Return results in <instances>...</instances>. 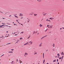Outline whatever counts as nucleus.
I'll list each match as a JSON object with an SVG mask.
<instances>
[{"instance_id":"50","label":"nucleus","mask_w":64,"mask_h":64,"mask_svg":"<svg viewBox=\"0 0 64 64\" xmlns=\"http://www.w3.org/2000/svg\"><path fill=\"white\" fill-rule=\"evenodd\" d=\"M60 30H62V28H60Z\"/></svg>"},{"instance_id":"27","label":"nucleus","mask_w":64,"mask_h":64,"mask_svg":"<svg viewBox=\"0 0 64 64\" xmlns=\"http://www.w3.org/2000/svg\"><path fill=\"white\" fill-rule=\"evenodd\" d=\"M48 20V19L46 20V21H50V20Z\"/></svg>"},{"instance_id":"24","label":"nucleus","mask_w":64,"mask_h":64,"mask_svg":"<svg viewBox=\"0 0 64 64\" xmlns=\"http://www.w3.org/2000/svg\"><path fill=\"white\" fill-rule=\"evenodd\" d=\"M53 47H54V44H53Z\"/></svg>"},{"instance_id":"20","label":"nucleus","mask_w":64,"mask_h":64,"mask_svg":"<svg viewBox=\"0 0 64 64\" xmlns=\"http://www.w3.org/2000/svg\"><path fill=\"white\" fill-rule=\"evenodd\" d=\"M8 53H13V52H8Z\"/></svg>"},{"instance_id":"36","label":"nucleus","mask_w":64,"mask_h":64,"mask_svg":"<svg viewBox=\"0 0 64 64\" xmlns=\"http://www.w3.org/2000/svg\"><path fill=\"white\" fill-rule=\"evenodd\" d=\"M20 41V40H18L17 41V42H19Z\"/></svg>"},{"instance_id":"58","label":"nucleus","mask_w":64,"mask_h":64,"mask_svg":"<svg viewBox=\"0 0 64 64\" xmlns=\"http://www.w3.org/2000/svg\"><path fill=\"white\" fill-rule=\"evenodd\" d=\"M59 64V62H58V64Z\"/></svg>"},{"instance_id":"25","label":"nucleus","mask_w":64,"mask_h":64,"mask_svg":"<svg viewBox=\"0 0 64 64\" xmlns=\"http://www.w3.org/2000/svg\"><path fill=\"white\" fill-rule=\"evenodd\" d=\"M34 55H35V54H37V52H35V53H34Z\"/></svg>"},{"instance_id":"63","label":"nucleus","mask_w":64,"mask_h":64,"mask_svg":"<svg viewBox=\"0 0 64 64\" xmlns=\"http://www.w3.org/2000/svg\"><path fill=\"white\" fill-rule=\"evenodd\" d=\"M59 56H58V58H59Z\"/></svg>"},{"instance_id":"33","label":"nucleus","mask_w":64,"mask_h":64,"mask_svg":"<svg viewBox=\"0 0 64 64\" xmlns=\"http://www.w3.org/2000/svg\"><path fill=\"white\" fill-rule=\"evenodd\" d=\"M11 44V43H8V44H7V45H8V44Z\"/></svg>"},{"instance_id":"10","label":"nucleus","mask_w":64,"mask_h":64,"mask_svg":"<svg viewBox=\"0 0 64 64\" xmlns=\"http://www.w3.org/2000/svg\"><path fill=\"white\" fill-rule=\"evenodd\" d=\"M49 26H50V25H47V27H48V28H50V27H49Z\"/></svg>"},{"instance_id":"46","label":"nucleus","mask_w":64,"mask_h":64,"mask_svg":"<svg viewBox=\"0 0 64 64\" xmlns=\"http://www.w3.org/2000/svg\"><path fill=\"white\" fill-rule=\"evenodd\" d=\"M15 36H17V34H15Z\"/></svg>"},{"instance_id":"41","label":"nucleus","mask_w":64,"mask_h":64,"mask_svg":"<svg viewBox=\"0 0 64 64\" xmlns=\"http://www.w3.org/2000/svg\"><path fill=\"white\" fill-rule=\"evenodd\" d=\"M31 42V41H30V42H29L28 44L30 43Z\"/></svg>"},{"instance_id":"23","label":"nucleus","mask_w":64,"mask_h":64,"mask_svg":"<svg viewBox=\"0 0 64 64\" xmlns=\"http://www.w3.org/2000/svg\"><path fill=\"white\" fill-rule=\"evenodd\" d=\"M46 14H43V15H44V16H45V15H46Z\"/></svg>"},{"instance_id":"35","label":"nucleus","mask_w":64,"mask_h":64,"mask_svg":"<svg viewBox=\"0 0 64 64\" xmlns=\"http://www.w3.org/2000/svg\"><path fill=\"white\" fill-rule=\"evenodd\" d=\"M59 59H60H60H61V58H59Z\"/></svg>"},{"instance_id":"18","label":"nucleus","mask_w":64,"mask_h":64,"mask_svg":"<svg viewBox=\"0 0 64 64\" xmlns=\"http://www.w3.org/2000/svg\"><path fill=\"white\" fill-rule=\"evenodd\" d=\"M35 31H34L33 33V34H34L35 33Z\"/></svg>"},{"instance_id":"43","label":"nucleus","mask_w":64,"mask_h":64,"mask_svg":"<svg viewBox=\"0 0 64 64\" xmlns=\"http://www.w3.org/2000/svg\"><path fill=\"white\" fill-rule=\"evenodd\" d=\"M62 29H64V27H62Z\"/></svg>"},{"instance_id":"6","label":"nucleus","mask_w":64,"mask_h":64,"mask_svg":"<svg viewBox=\"0 0 64 64\" xmlns=\"http://www.w3.org/2000/svg\"><path fill=\"white\" fill-rule=\"evenodd\" d=\"M29 42H28L27 43H26L25 44H24V45H27L29 44Z\"/></svg>"},{"instance_id":"28","label":"nucleus","mask_w":64,"mask_h":64,"mask_svg":"<svg viewBox=\"0 0 64 64\" xmlns=\"http://www.w3.org/2000/svg\"><path fill=\"white\" fill-rule=\"evenodd\" d=\"M2 26H5L2 25L1 26V27H2Z\"/></svg>"},{"instance_id":"21","label":"nucleus","mask_w":64,"mask_h":64,"mask_svg":"<svg viewBox=\"0 0 64 64\" xmlns=\"http://www.w3.org/2000/svg\"><path fill=\"white\" fill-rule=\"evenodd\" d=\"M57 55L58 56H60V55H59V54H58Z\"/></svg>"},{"instance_id":"12","label":"nucleus","mask_w":64,"mask_h":64,"mask_svg":"<svg viewBox=\"0 0 64 64\" xmlns=\"http://www.w3.org/2000/svg\"><path fill=\"white\" fill-rule=\"evenodd\" d=\"M20 40H22V39H23V38H20Z\"/></svg>"},{"instance_id":"9","label":"nucleus","mask_w":64,"mask_h":64,"mask_svg":"<svg viewBox=\"0 0 64 64\" xmlns=\"http://www.w3.org/2000/svg\"><path fill=\"white\" fill-rule=\"evenodd\" d=\"M14 62H13V61H12V62H11V63L12 64H14Z\"/></svg>"},{"instance_id":"62","label":"nucleus","mask_w":64,"mask_h":64,"mask_svg":"<svg viewBox=\"0 0 64 64\" xmlns=\"http://www.w3.org/2000/svg\"><path fill=\"white\" fill-rule=\"evenodd\" d=\"M39 62L38 63V64H39Z\"/></svg>"},{"instance_id":"11","label":"nucleus","mask_w":64,"mask_h":64,"mask_svg":"<svg viewBox=\"0 0 64 64\" xmlns=\"http://www.w3.org/2000/svg\"><path fill=\"white\" fill-rule=\"evenodd\" d=\"M41 44H40V45L39 46V47H41V46H42V45H41Z\"/></svg>"},{"instance_id":"45","label":"nucleus","mask_w":64,"mask_h":64,"mask_svg":"<svg viewBox=\"0 0 64 64\" xmlns=\"http://www.w3.org/2000/svg\"><path fill=\"white\" fill-rule=\"evenodd\" d=\"M16 60H17V62H18V59H17Z\"/></svg>"},{"instance_id":"4","label":"nucleus","mask_w":64,"mask_h":64,"mask_svg":"<svg viewBox=\"0 0 64 64\" xmlns=\"http://www.w3.org/2000/svg\"><path fill=\"white\" fill-rule=\"evenodd\" d=\"M61 55H64V52H62V53H60Z\"/></svg>"},{"instance_id":"37","label":"nucleus","mask_w":64,"mask_h":64,"mask_svg":"<svg viewBox=\"0 0 64 64\" xmlns=\"http://www.w3.org/2000/svg\"><path fill=\"white\" fill-rule=\"evenodd\" d=\"M32 44V42L31 43V44Z\"/></svg>"},{"instance_id":"8","label":"nucleus","mask_w":64,"mask_h":64,"mask_svg":"<svg viewBox=\"0 0 64 64\" xmlns=\"http://www.w3.org/2000/svg\"><path fill=\"white\" fill-rule=\"evenodd\" d=\"M30 21V20L28 19V20H27V23H29V21Z\"/></svg>"},{"instance_id":"44","label":"nucleus","mask_w":64,"mask_h":64,"mask_svg":"<svg viewBox=\"0 0 64 64\" xmlns=\"http://www.w3.org/2000/svg\"><path fill=\"white\" fill-rule=\"evenodd\" d=\"M57 62H58V59H57Z\"/></svg>"},{"instance_id":"15","label":"nucleus","mask_w":64,"mask_h":64,"mask_svg":"<svg viewBox=\"0 0 64 64\" xmlns=\"http://www.w3.org/2000/svg\"><path fill=\"white\" fill-rule=\"evenodd\" d=\"M19 24H21V25H22V26H23V24H21V23H19Z\"/></svg>"},{"instance_id":"34","label":"nucleus","mask_w":64,"mask_h":64,"mask_svg":"<svg viewBox=\"0 0 64 64\" xmlns=\"http://www.w3.org/2000/svg\"><path fill=\"white\" fill-rule=\"evenodd\" d=\"M30 38V36H29L28 37V38Z\"/></svg>"},{"instance_id":"64","label":"nucleus","mask_w":64,"mask_h":64,"mask_svg":"<svg viewBox=\"0 0 64 64\" xmlns=\"http://www.w3.org/2000/svg\"><path fill=\"white\" fill-rule=\"evenodd\" d=\"M46 64H48V63H47Z\"/></svg>"},{"instance_id":"47","label":"nucleus","mask_w":64,"mask_h":64,"mask_svg":"<svg viewBox=\"0 0 64 64\" xmlns=\"http://www.w3.org/2000/svg\"><path fill=\"white\" fill-rule=\"evenodd\" d=\"M8 36H9V34H8Z\"/></svg>"},{"instance_id":"60","label":"nucleus","mask_w":64,"mask_h":64,"mask_svg":"<svg viewBox=\"0 0 64 64\" xmlns=\"http://www.w3.org/2000/svg\"><path fill=\"white\" fill-rule=\"evenodd\" d=\"M3 19H5V18H2Z\"/></svg>"},{"instance_id":"14","label":"nucleus","mask_w":64,"mask_h":64,"mask_svg":"<svg viewBox=\"0 0 64 64\" xmlns=\"http://www.w3.org/2000/svg\"><path fill=\"white\" fill-rule=\"evenodd\" d=\"M14 16L15 17H16V18H18V16Z\"/></svg>"},{"instance_id":"52","label":"nucleus","mask_w":64,"mask_h":64,"mask_svg":"<svg viewBox=\"0 0 64 64\" xmlns=\"http://www.w3.org/2000/svg\"><path fill=\"white\" fill-rule=\"evenodd\" d=\"M0 28H1L2 27H1V26H0Z\"/></svg>"},{"instance_id":"61","label":"nucleus","mask_w":64,"mask_h":64,"mask_svg":"<svg viewBox=\"0 0 64 64\" xmlns=\"http://www.w3.org/2000/svg\"><path fill=\"white\" fill-rule=\"evenodd\" d=\"M57 56H55V57H56H56H57Z\"/></svg>"},{"instance_id":"54","label":"nucleus","mask_w":64,"mask_h":64,"mask_svg":"<svg viewBox=\"0 0 64 64\" xmlns=\"http://www.w3.org/2000/svg\"><path fill=\"white\" fill-rule=\"evenodd\" d=\"M3 24V25H4V24Z\"/></svg>"},{"instance_id":"17","label":"nucleus","mask_w":64,"mask_h":64,"mask_svg":"<svg viewBox=\"0 0 64 64\" xmlns=\"http://www.w3.org/2000/svg\"><path fill=\"white\" fill-rule=\"evenodd\" d=\"M37 1H38L39 2H40L41 1V0H37Z\"/></svg>"},{"instance_id":"53","label":"nucleus","mask_w":64,"mask_h":64,"mask_svg":"<svg viewBox=\"0 0 64 64\" xmlns=\"http://www.w3.org/2000/svg\"><path fill=\"white\" fill-rule=\"evenodd\" d=\"M34 15L35 16H36V15H37V14H34Z\"/></svg>"},{"instance_id":"16","label":"nucleus","mask_w":64,"mask_h":64,"mask_svg":"<svg viewBox=\"0 0 64 64\" xmlns=\"http://www.w3.org/2000/svg\"><path fill=\"white\" fill-rule=\"evenodd\" d=\"M48 30V29H47L45 31V32H46V31Z\"/></svg>"},{"instance_id":"5","label":"nucleus","mask_w":64,"mask_h":64,"mask_svg":"<svg viewBox=\"0 0 64 64\" xmlns=\"http://www.w3.org/2000/svg\"><path fill=\"white\" fill-rule=\"evenodd\" d=\"M19 62L20 63V64H22V62L21 60H19Z\"/></svg>"},{"instance_id":"56","label":"nucleus","mask_w":64,"mask_h":64,"mask_svg":"<svg viewBox=\"0 0 64 64\" xmlns=\"http://www.w3.org/2000/svg\"><path fill=\"white\" fill-rule=\"evenodd\" d=\"M9 17H11V15L9 16Z\"/></svg>"},{"instance_id":"2","label":"nucleus","mask_w":64,"mask_h":64,"mask_svg":"<svg viewBox=\"0 0 64 64\" xmlns=\"http://www.w3.org/2000/svg\"><path fill=\"white\" fill-rule=\"evenodd\" d=\"M47 35H46V36H44L42 37V38L41 39V40H42L44 38H45V37H47Z\"/></svg>"},{"instance_id":"3","label":"nucleus","mask_w":64,"mask_h":64,"mask_svg":"<svg viewBox=\"0 0 64 64\" xmlns=\"http://www.w3.org/2000/svg\"><path fill=\"white\" fill-rule=\"evenodd\" d=\"M53 25H50V28H52V27H53Z\"/></svg>"},{"instance_id":"51","label":"nucleus","mask_w":64,"mask_h":64,"mask_svg":"<svg viewBox=\"0 0 64 64\" xmlns=\"http://www.w3.org/2000/svg\"><path fill=\"white\" fill-rule=\"evenodd\" d=\"M20 15H22V14H20Z\"/></svg>"},{"instance_id":"30","label":"nucleus","mask_w":64,"mask_h":64,"mask_svg":"<svg viewBox=\"0 0 64 64\" xmlns=\"http://www.w3.org/2000/svg\"><path fill=\"white\" fill-rule=\"evenodd\" d=\"M14 25H16V26H17V24H14Z\"/></svg>"},{"instance_id":"38","label":"nucleus","mask_w":64,"mask_h":64,"mask_svg":"<svg viewBox=\"0 0 64 64\" xmlns=\"http://www.w3.org/2000/svg\"><path fill=\"white\" fill-rule=\"evenodd\" d=\"M7 26V27H8V26H8V25H6V26Z\"/></svg>"},{"instance_id":"26","label":"nucleus","mask_w":64,"mask_h":64,"mask_svg":"<svg viewBox=\"0 0 64 64\" xmlns=\"http://www.w3.org/2000/svg\"><path fill=\"white\" fill-rule=\"evenodd\" d=\"M44 62H45V60H44L43 62V64L44 63Z\"/></svg>"},{"instance_id":"32","label":"nucleus","mask_w":64,"mask_h":64,"mask_svg":"<svg viewBox=\"0 0 64 64\" xmlns=\"http://www.w3.org/2000/svg\"><path fill=\"white\" fill-rule=\"evenodd\" d=\"M44 53H43V58H44Z\"/></svg>"},{"instance_id":"22","label":"nucleus","mask_w":64,"mask_h":64,"mask_svg":"<svg viewBox=\"0 0 64 64\" xmlns=\"http://www.w3.org/2000/svg\"><path fill=\"white\" fill-rule=\"evenodd\" d=\"M3 36H2V37H0V38H4V37H3Z\"/></svg>"},{"instance_id":"42","label":"nucleus","mask_w":64,"mask_h":64,"mask_svg":"<svg viewBox=\"0 0 64 64\" xmlns=\"http://www.w3.org/2000/svg\"><path fill=\"white\" fill-rule=\"evenodd\" d=\"M63 56H62V59H63Z\"/></svg>"},{"instance_id":"19","label":"nucleus","mask_w":64,"mask_h":64,"mask_svg":"<svg viewBox=\"0 0 64 64\" xmlns=\"http://www.w3.org/2000/svg\"><path fill=\"white\" fill-rule=\"evenodd\" d=\"M23 33H24V32H22L20 33V34H23Z\"/></svg>"},{"instance_id":"39","label":"nucleus","mask_w":64,"mask_h":64,"mask_svg":"<svg viewBox=\"0 0 64 64\" xmlns=\"http://www.w3.org/2000/svg\"><path fill=\"white\" fill-rule=\"evenodd\" d=\"M52 19V18H50L49 19Z\"/></svg>"},{"instance_id":"48","label":"nucleus","mask_w":64,"mask_h":64,"mask_svg":"<svg viewBox=\"0 0 64 64\" xmlns=\"http://www.w3.org/2000/svg\"><path fill=\"white\" fill-rule=\"evenodd\" d=\"M14 49H11V50H12V51Z\"/></svg>"},{"instance_id":"40","label":"nucleus","mask_w":64,"mask_h":64,"mask_svg":"<svg viewBox=\"0 0 64 64\" xmlns=\"http://www.w3.org/2000/svg\"><path fill=\"white\" fill-rule=\"evenodd\" d=\"M53 51H55V50L54 49H52Z\"/></svg>"},{"instance_id":"49","label":"nucleus","mask_w":64,"mask_h":64,"mask_svg":"<svg viewBox=\"0 0 64 64\" xmlns=\"http://www.w3.org/2000/svg\"><path fill=\"white\" fill-rule=\"evenodd\" d=\"M16 22H18V20H16Z\"/></svg>"},{"instance_id":"29","label":"nucleus","mask_w":64,"mask_h":64,"mask_svg":"<svg viewBox=\"0 0 64 64\" xmlns=\"http://www.w3.org/2000/svg\"><path fill=\"white\" fill-rule=\"evenodd\" d=\"M48 33H49V34H51V32H48Z\"/></svg>"},{"instance_id":"59","label":"nucleus","mask_w":64,"mask_h":64,"mask_svg":"<svg viewBox=\"0 0 64 64\" xmlns=\"http://www.w3.org/2000/svg\"><path fill=\"white\" fill-rule=\"evenodd\" d=\"M16 43H18V42L17 41L16 42Z\"/></svg>"},{"instance_id":"1","label":"nucleus","mask_w":64,"mask_h":64,"mask_svg":"<svg viewBox=\"0 0 64 64\" xmlns=\"http://www.w3.org/2000/svg\"><path fill=\"white\" fill-rule=\"evenodd\" d=\"M28 55V54L27 53V52H25L24 54V56H25V57H26V55Z\"/></svg>"},{"instance_id":"13","label":"nucleus","mask_w":64,"mask_h":64,"mask_svg":"<svg viewBox=\"0 0 64 64\" xmlns=\"http://www.w3.org/2000/svg\"><path fill=\"white\" fill-rule=\"evenodd\" d=\"M56 60H54L53 61V62H56Z\"/></svg>"},{"instance_id":"31","label":"nucleus","mask_w":64,"mask_h":64,"mask_svg":"<svg viewBox=\"0 0 64 64\" xmlns=\"http://www.w3.org/2000/svg\"><path fill=\"white\" fill-rule=\"evenodd\" d=\"M0 13H3V12H1L0 11Z\"/></svg>"},{"instance_id":"55","label":"nucleus","mask_w":64,"mask_h":64,"mask_svg":"<svg viewBox=\"0 0 64 64\" xmlns=\"http://www.w3.org/2000/svg\"><path fill=\"white\" fill-rule=\"evenodd\" d=\"M15 32H14V33L13 35H14V34H15Z\"/></svg>"},{"instance_id":"7","label":"nucleus","mask_w":64,"mask_h":64,"mask_svg":"<svg viewBox=\"0 0 64 64\" xmlns=\"http://www.w3.org/2000/svg\"><path fill=\"white\" fill-rule=\"evenodd\" d=\"M40 27H41L43 26V25H42L41 24H40Z\"/></svg>"},{"instance_id":"57","label":"nucleus","mask_w":64,"mask_h":64,"mask_svg":"<svg viewBox=\"0 0 64 64\" xmlns=\"http://www.w3.org/2000/svg\"><path fill=\"white\" fill-rule=\"evenodd\" d=\"M6 33H8V32L7 31L6 32Z\"/></svg>"}]
</instances>
